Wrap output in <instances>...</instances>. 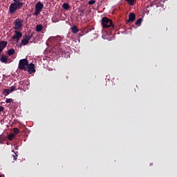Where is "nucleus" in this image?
Here are the masks:
<instances>
[{
  "label": "nucleus",
  "mask_w": 177,
  "mask_h": 177,
  "mask_svg": "<svg viewBox=\"0 0 177 177\" xmlns=\"http://www.w3.org/2000/svg\"><path fill=\"white\" fill-rule=\"evenodd\" d=\"M15 91H8V88H6L4 90H3V95L5 96H8V95H10V93H11L12 92H13Z\"/></svg>",
  "instance_id": "obj_15"
},
{
  "label": "nucleus",
  "mask_w": 177,
  "mask_h": 177,
  "mask_svg": "<svg viewBox=\"0 0 177 177\" xmlns=\"http://www.w3.org/2000/svg\"><path fill=\"white\" fill-rule=\"evenodd\" d=\"M141 24L142 18H138V19H137V21H135V26H140Z\"/></svg>",
  "instance_id": "obj_20"
},
{
  "label": "nucleus",
  "mask_w": 177,
  "mask_h": 177,
  "mask_svg": "<svg viewBox=\"0 0 177 177\" xmlns=\"http://www.w3.org/2000/svg\"><path fill=\"white\" fill-rule=\"evenodd\" d=\"M101 26L103 27V29L110 28V30L111 31L115 28V25L113 24V21L107 17L101 19Z\"/></svg>",
  "instance_id": "obj_3"
},
{
  "label": "nucleus",
  "mask_w": 177,
  "mask_h": 177,
  "mask_svg": "<svg viewBox=\"0 0 177 177\" xmlns=\"http://www.w3.org/2000/svg\"><path fill=\"white\" fill-rule=\"evenodd\" d=\"M133 21H135V14L133 12H130L129 15V20L127 21V24L133 22Z\"/></svg>",
  "instance_id": "obj_12"
},
{
  "label": "nucleus",
  "mask_w": 177,
  "mask_h": 177,
  "mask_svg": "<svg viewBox=\"0 0 177 177\" xmlns=\"http://www.w3.org/2000/svg\"><path fill=\"white\" fill-rule=\"evenodd\" d=\"M28 66H30V64H28L27 59H20V61L18 62V69L20 71H27Z\"/></svg>",
  "instance_id": "obj_4"
},
{
  "label": "nucleus",
  "mask_w": 177,
  "mask_h": 177,
  "mask_svg": "<svg viewBox=\"0 0 177 177\" xmlns=\"http://www.w3.org/2000/svg\"><path fill=\"white\" fill-rule=\"evenodd\" d=\"M12 157L13 158V161H17V158L18 157L17 153H15V155H12Z\"/></svg>",
  "instance_id": "obj_25"
},
{
  "label": "nucleus",
  "mask_w": 177,
  "mask_h": 177,
  "mask_svg": "<svg viewBox=\"0 0 177 177\" xmlns=\"http://www.w3.org/2000/svg\"><path fill=\"white\" fill-rule=\"evenodd\" d=\"M14 138H15V134L13 133H10L8 134V136L6 137V138L8 139V140L10 141L13 140Z\"/></svg>",
  "instance_id": "obj_18"
},
{
  "label": "nucleus",
  "mask_w": 177,
  "mask_h": 177,
  "mask_svg": "<svg viewBox=\"0 0 177 177\" xmlns=\"http://www.w3.org/2000/svg\"><path fill=\"white\" fill-rule=\"evenodd\" d=\"M62 9H64L66 10H69V4L66 3H63L62 4Z\"/></svg>",
  "instance_id": "obj_19"
},
{
  "label": "nucleus",
  "mask_w": 177,
  "mask_h": 177,
  "mask_svg": "<svg viewBox=\"0 0 177 177\" xmlns=\"http://www.w3.org/2000/svg\"><path fill=\"white\" fill-rule=\"evenodd\" d=\"M14 54H15V50L13 49L8 50V53H7V55H8V56L13 55Z\"/></svg>",
  "instance_id": "obj_21"
},
{
  "label": "nucleus",
  "mask_w": 177,
  "mask_h": 177,
  "mask_svg": "<svg viewBox=\"0 0 177 177\" xmlns=\"http://www.w3.org/2000/svg\"><path fill=\"white\" fill-rule=\"evenodd\" d=\"M8 44V42L6 41H0V53L3 52V50L6 48V45Z\"/></svg>",
  "instance_id": "obj_11"
},
{
  "label": "nucleus",
  "mask_w": 177,
  "mask_h": 177,
  "mask_svg": "<svg viewBox=\"0 0 177 177\" xmlns=\"http://www.w3.org/2000/svg\"><path fill=\"white\" fill-rule=\"evenodd\" d=\"M13 133H15V134H18L20 133V131L18 130V128L15 127L13 128Z\"/></svg>",
  "instance_id": "obj_23"
},
{
  "label": "nucleus",
  "mask_w": 177,
  "mask_h": 177,
  "mask_svg": "<svg viewBox=\"0 0 177 177\" xmlns=\"http://www.w3.org/2000/svg\"><path fill=\"white\" fill-rule=\"evenodd\" d=\"M15 149L17 150V147H15Z\"/></svg>",
  "instance_id": "obj_28"
},
{
  "label": "nucleus",
  "mask_w": 177,
  "mask_h": 177,
  "mask_svg": "<svg viewBox=\"0 0 177 177\" xmlns=\"http://www.w3.org/2000/svg\"><path fill=\"white\" fill-rule=\"evenodd\" d=\"M3 111H5V108H3V106H0V113L3 112Z\"/></svg>",
  "instance_id": "obj_26"
},
{
  "label": "nucleus",
  "mask_w": 177,
  "mask_h": 177,
  "mask_svg": "<svg viewBox=\"0 0 177 177\" xmlns=\"http://www.w3.org/2000/svg\"><path fill=\"white\" fill-rule=\"evenodd\" d=\"M78 35H80V37H82V35H81V33H78Z\"/></svg>",
  "instance_id": "obj_27"
},
{
  "label": "nucleus",
  "mask_w": 177,
  "mask_h": 177,
  "mask_svg": "<svg viewBox=\"0 0 177 177\" xmlns=\"http://www.w3.org/2000/svg\"><path fill=\"white\" fill-rule=\"evenodd\" d=\"M24 20L20 19H15V21L13 22V24H15V26L13 27V29L18 30L24 28Z\"/></svg>",
  "instance_id": "obj_6"
},
{
  "label": "nucleus",
  "mask_w": 177,
  "mask_h": 177,
  "mask_svg": "<svg viewBox=\"0 0 177 177\" xmlns=\"http://www.w3.org/2000/svg\"><path fill=\"white\" fill-rule=\"evenodd\" d=\"M44 29L42 25H37V26H35V31H37V32H40L42 31V30Z\"/></svg>",
  "instance_id": "obj_14"
},
{
  "label": "nucleus",
  "mask_w": 177,
  "mask_h": 177,
  "mask_svg": "<svg viewBox=\"0 0 177 177\" xmlns=\"http://www.w3.org/2000/svg\"><path fill=\"white\" fill-rule=\"evenodd\" d=\"M79 32V29L77 28V26H73L71 27V32H73V34H77Z\"/></svg>",
  "instance_id": "obj_13"
},
{
  "label": "nucleus",
  "mask_w": 177,
  "mask_h": 177,
  "mask_svg": "<svg viewBox=\"0 0 177 177\" xmlns=\"http://www.w3.org/2000/svg\"><path fill=\"white\" fill-rule=\"evenodd\" d=\"M42 9H44V3L42 2H37L35 4V11L33 12V16H39L40 15V12H42Z\"/></svg>",
  "instance_id": "obj_5"
},
{
  "label": "nucleus",
  "mask_w": 177,
  "mask_h": 177,
  "mask_svg": "<svg viewBox=\"0 0 177 177\" xmlns=\"http://www.w3.org/2000/svg\"><path fill=\"white\" fill-rule=\"evenodd\" d=\"M5 102L6 104H11V102H13V100L11 98H8V99H6V100H5Z\"/></svg>",
  "instance_id": "obj_22"
},
{
  "label": "nucleus",
  "mask_w": 177,
  "mask_h": 177,
  "mask_svg": "<svg viewBox=\"0 0 177 177\" xmlns=\"http://www.w3.org/2000/svg\"><path fill=\"white\" fill-rule=\"evenodd\" d=\"M94 3H96V1L91 0L88 1V5H94Z\"/></svg>",
  "instance_id": "obj_24"
},
{
  "label": "nucleus",
  "mask_w": 177,
  "mask_h": 177,
  "mask_svg": "<svg viewBox=\"0 0 177 177\" xmlns=\"http://www.w3.org/2000/svg\"><path fill=\"white\" fill-rule=\"evenodd\" d=\"M0 177H1V175H0Z\"/></svg>",
  "instance_id": "obj_29"
},
{
  "label": "nucleus",
  "mask_w": 177,
  "mask_h": 177,
  "mask_svg": "<svg viewBox=\"0 0 177 177\" xmlns=\"http://www.w3.org/2000/svg\"><path fill=\"white\" fill-rule=\"evenodd\" d=\"M21 8H24V2H21L20 0H13V3L10 4L8 8V12L10 15H13L15 11L20 10Z\"/></svg>",
  "instance_id": "obj_2"
},
{
  "label": "nucleus",
  "mask_w": 177,
  "mask_h": 177,
  "mask_svg": "<svg viewBox=\"0 0 177 177\" xmlns=\"http://www.w3.org/2000/svg\"><path fill=\"white\" fill-rule=\"evenodd\" d=\"M32 33L28 34V35H25V38H24V39H21L20 44L21 46H27V44H28V41H30V39H32Z\"/></svg>",
  "instance_id": "obj_7"
},
{
  "label": "nucleus",
  "mask_w": 177,
  "mask_h": 177,
  "mask_svg": "<svg viewBox=\"0 0 177 177\" xmlns=\"http://www.w3.org/2000/svg\"><path fill=\"white\" fill-rule=\"evenodd\" d=\"M48 41H50L52 45H54V53H57L59 55H61L64 53V49L62 48V45L60 44V41H62V39L59 36L52 37L48 39Z\"/></svg>",
  "instance_id": "obj_1"
},
{
  "label": "nucleus",
  "mask_w": 177,
  "mask_h": 177,
  "mask_svg": "<svg viewBox=\"0 0 177 177\" xmlns=\"http://www.w3.org/2000/svg\"><path fill=\"white\" fill-rule=\"evenodd\" d=\"M125 2H127V4L130 6H133L135 0H125Z\"/></svg>",
  "instance_id": "obj_16"
},
{
  "label": "nucleus",
  "mask_w": 177,
  "mask_h": 177,
  "mask_svg": "<svg viewBox=\"0 0 177 177\" xmlns=\"http://www.w3.org/2000/svg\"><path fill=\"white\" fill-rule=\"evenodd\" d=\"M21 32L15 30V35H13V36L12 37V39H17V42H18V41H20V38H21Z\"/></svg>",
  "instance_id": "obj_9"
},
{
  "label": "nucleus",
  "mask_w": 177,
  "mask_h": 177,
  "mask_svg": "<svg viewBox=\"0 0 177 177\" xmlns=\"http://www.w3.org/2000/svg\"><path fill=\"white\" fill-rule=\"evenodd\" d=\"M8 91H17V84H15L8 88Z\"/></svg>",
  "instance_id": "obj_17"
},
{
  "label": "nucleus",
  "mask_w": 177,
  "mask_h": 177,
  "mask_svg": "<svg viewBox=\"0 0 177 177\" xmlns=\"http://www.w3.org/2000/svg\"><path fill=\"white\" fill-rule=\"evenodd\" d=\"M24 71L28 72V74H32L35 73V65H33V64H30V65H28V66H27V70H24Z\"/></svg>",
  "instance_id": "obj_8"
},
{
  "label": "nucleus",
  "mask_w": 177,
  "mask_h": 177,
  "mask_svg": "<svg viewBox=\"0 0 177 177\" xmlns=\"http://www.w3.org/2000/svg\"><path fill=\"white\" fill-rule=\"evenodd\" d=\"M0 62L3 64H8V57L5 55H1V53H0Z\"/></svg>",
  "instance_id": "obj_10"
}]
</instances>
